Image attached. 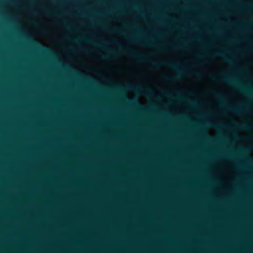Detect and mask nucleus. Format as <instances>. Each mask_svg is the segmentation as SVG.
I'll return each mask as SVG.
<instances>
[{"mask_svg": "<svg viewBox=\"0 0 253 253\" xmlns=\"http://www.w3.org/2000/svg\"><path fill=\"white\" fill-rule=\"evenodd\" d=\"M151 65L155 69H159L163 66H167L172 70L177 71V76L173 77L165 76L163 80L168 82H171L177 81L178 78L182 76L181 73L179 71L177 66L174 63L170 61H165L163 62L154 61L151 63Z\"/></svg>", "mask_w": 253, "mask_h": 253, "instance_id": "nucleus-1", "label": "nucleus"}, {"mask_svg": "<svg viewBox=\"0 0 253 253\" xmlns=\"http://www.w3.org/2000/svg\"><path fill=\"white\" fill-rule=\"evenodd\" d=\"M210 77L215 81H222L229 84L236 85V83L231 78L224 76L219 77L212 75H210Z\"/></svg>", "mask_w": 253, "mask_h": 253, "instance_id": "nucleus-2", "label": "nucleus"}, {"mask_svg": "<svg viewBox=\"0 0 253 253\" xmlns=\"http://www.w3.org/2000/svg\"><path fill=\"white\" fill-rule=\"evenodd\" d=\"M129 55L131 56L136 57L137 59L140 60H145L147 59V56L145 55H138L134 51H130Z\"/></svg>", "mask_w": 253, "mask_h": 253, "instance_id": "nucleus-3", "label": "nucleus"}, {"mask_svg": "<svg viewBox=\"0 0 253 253\" xmlns=\"http://www.w3.org/2000/svg\"><path fill=\"white\" fill-rule=\"evenodd\" d=\"M243 109L240 107H233L231 111L235 113L239 114L243 112Z\"/></svg>", "mask_w": 253, "mask_h": 253, "instance_id": "nucleus-4", "label": "nucleus"}, {"mask_svg": "<svg viewBox=\"0 0 253 253\" xmlns=\"http://www.w3.org/2000/svg\"><path fill=\"white\" fill-rule=\"evenodd\" d=\"M109 30L111 32H118V33H124V31L122 30L121 29H120L119 28H116V29L111 28Z\"/></svg>", "mask_w": 253, "mask_h": 253, "instance_id": "nucleus-5", "label": "nucleus"}, {"mask_svg": "<svg viewBox=\"0 0 253 253\" xmlns=\"http://www.w3.org/2000/svg\"><path fill=\"white\" fill-rule=\"evenodd\" d=\"M214 54L219 56H222V57H225V55L223 53L220 51H217L215 53H214Z\"/></svg>", "mask_w": 253, "mask_h": 253, "instance_id": "nucleus-6", "label": "nucleus"}, {"mask_svg": "<svg viewBox=\"0 0 253 253\" xmlns=\"http://www.w3.org/2000/svg\"><path fill=\"white\" fill-rule=\"evenodd\" d=\"M214 95L217 98H220L222 97V94L220 93H216Z\"/></svg>", "mask_w": 253, "mask_h": 253, "instance_id": "nucleus-7", "label": "nucleus"}, {"mask_svg": "<svg viewBox=\"0 0 253 253\" xmlns=\"http://www.w3.org/2000/svg\"><path fill=\"white\" fill-rule=\"evenodd\" d=\"M241 128L244 129H250V127H249V126L246 125L243 126Z\"/></svg>", "mask_w": 253, "mask_h": 253, "instance_id": "nucleus-8", "label": "nucleus"}, {"mask_svg": "<svg viewBox=\"0 0 253 253\" xmlns=\"http://www.w3.org/2000/svg\"><path fill=\"white\" fill-rule=\"evenodd\" d=\"M82 51L84 52V53H89V50H87V49H83Z\"/></svg>", "mask_w": 253, "mask_h": 253, "instance_id": "nucleus-9", "label": "nucleus"}, {"mask_svg": "<svg viewBox=\"0 0 253 253\" xmlns=\"http://www.w3.org/2000/svg\"><path fill=\"white\" fill-rule=\"evenodd\" d=\"M101 58L104 59H107V57L106 55H102V56H101Z\"/></svg>", "mask_w": 253, "mask_h": 253, "instance_id": "nucleus-10", "label": "nucleus"}, {"mask_svg": "<svg viewBox=\"0 0 253 253\" xmlns=\"http://www.w3.org/2000/svg\"><path fill=\"white\" fill-rule=\"evenodd\" d=\"M74 41H77V42H80V41H81V40H80V39H79L78 38L74 39Z\"/></svg>", "mask_w": 253, "mask_h": 253, "instance_id": "nucleus-11", "label": "nucleus"}, {"mask_svg": "<svg viewBox=\"0 0 253 253\" xmlns=\"http://www.w3.org/2000/svg\"><path fill=\"white\" fill-rule=\"evenodd\" d=\"M245 93H246V94H247L251 95H253V93H250V92H247V91H246V92H245Z\"/></svg>", "mask_w": 253, "mask_h": 253, "instance_id": "nucleus-12", "label": "nucleus"}, {"mask_svg": "<svg viewBox=\"0 0 253 253\" xmlns=\"http://www.w3.org/2000/svg\"><path fill=\"white\" fill-rule=\"evenodd\" d=\"M226 60L228 62H230V63H231V62H232L231 60H230V59H228V58H226Z\"/></svg>", "mask_w": 253, "mask_h": 253, "instance_id": "nucleus-13", "label": "nucleus"}, {"mask_svg": "<svg viewBox=\"0 0 253 253\" xmlns=\"http://www.w3.org/2000/svg\"><path fill=\"white\" fill-rule=\"evenodd\" d=\"M130 40L131 41L136 42V41L134 39H133V38H131V39H130Z\"/></svg>", "mask_w": 253, "mask_h": 253, "instance_id": "nucleus-14", "label": "nucleus"}, {"mask_svg": "<svg viewBox=\"0 0 253 253\" xmlns=\"http://www.w3.org/2000/svg\"><path fill=\"white\" fill-rule=\"evenodd\" d=\"M194 76H196V77H199L200 76V75L198 74H197V73H194Z\"/></svg>", "mask_w": 253, "mask_h": 253, "instance_id": "nucleus-15", "label": "nucleus"}, {"mask_svg": "<svg viewBox=\"0 0 253 253\" xmlns=\"http://www.w3.org/2000/svg\"><path fill=\"white\" fill-rule=\"evenodd\" d=\"M36 13V11H33V12H32V14H35Z\"/></svg>", "mask_w": 253, "mask_h": 253, "instance_id": "nucleus-16", "label": "nucleus"}, {"mask_svg": "<svg viewBox=\"0 0 253 253\" xmlns=\"http://www.w3.org/2000/svg\"><path fill=\"white\" fill-rule=\"evenodd\" d=\"M84 41L85 42H88V40L87 39H84Z\"/></svg>", "mask_w": 253, "mask_h": 253, "instance_id": "nucleus-17", "label": "nucleus"}, {"mask_svg": "<svg viewBox=\"0 0 253 253\" xmlns=\"http://www.w3.org/2000/svg\"><path fill=\"white\" fill-rule=\"evenodd\" d=\"M111 53L112 54H113V55H115L116 54V53L115 52H111Z\"/></svg>", "mask_w": 253, "mask_h": 253, "instance_id": "nucleus-18", "label": "nucleus"}, {"mask_svg": "<svg viewBox=\"0 0 253 253\" xmlns=\"http://www.w3.org/2000/svg\"><path fill=\"white\" fill-rule=\"evenodd\" d=\"M173 47H174V48H176V47H177V46H173Z\"/></svg>", "mask_w": 253, "mask_h": 253, "instance_id": "nucleus-19", "label": "nucleus"}]
</instances>
